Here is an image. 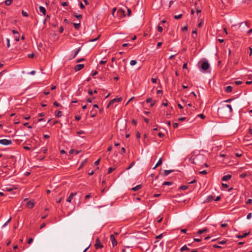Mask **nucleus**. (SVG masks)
<instances>
[{
  "label": "nucleus",
  "instance_id": "8",
  "mask_svg": "<svg viewBox=\"0 0 252 252\" xmlns=\"http://www.w3.org/2000/svg\"><path fill=\"white\" fill-rule=\"evenodd\" d=\"M110 240L111 241L112 245L113 247L115 246L117 244V241L116 240L115 237L113 234L110 235Z\"/></svg>",
  "mask_w": 252,
  "mask_h": 252
},
{
  "label": "nucleus",
  "instance_id": "58",
  "mask_svg": "<svg viewBox=\"0 0 252 252\" xmlns=\"http://www.w3.org/2000/svg\"><path fill=\"white\" fill-rule=\"evenodd\" d=\"M54 105H55V106H56L57 107H59V106H60V104L58 102H57V101H55L54 102Z\"/></svg>",
  "mask_w": 252,
  "mask_h": 252
},
{
  "label": "nucleus",
  "instance_id": "31",
  "mask_svg": "<svg viewBox=\"0 0 252 252\" xmlns=\"http://www.w3.org/2000/svg\"><path fill=\"white\" fill-rule=\"evenodd\" d=\"M247 173H243L240 175V177L241 178H245L247 176Z\"/></svg>",
  "mask_w": 252,
  "mask_h": 252
},
{
  "label": "nucleus",
  "instance_id": "16",
  "mask_svg": "<svg viewBox=\"0 0 252 252\" xmlns=\"http://www.w3.org/2000/svg\"><path fill=\"white\" fill-rule=\"evenodd\" d=\"M225 92L227 93H231L232 91V87L230 86H228L225 88Z\"/></svg>",
  "mask_w": 252,
  "mask_h": 252
},
{
  "label": "nucleus",
  "instance_id": "13",
  "mask_svg": "<svg viewBox=\"0 0 252 252\" xmlns=\"http://www.w3.org/2000/svg\"><path fill=\"white\" fill-rule=\"evenodd\" d=\"M39 11L41 13H42L43 15H45L46 13V9L42 6H40L39 7Z\"/></svg>",
  "mask_w": 252,
  "mask_h": 252
},
{
  "label": "nucleus",
  "instance_id": "30",
  "mask_svg": "<svg viewBox=\"0 0 252 252\" xmlns=\"http://www.w3.org/2000/svg\"><path fill=\"white\" fill-rule=\"evenodd\" d=\"M22 15H23V16H24V17H28V16H29V14H28V13L27 12H26V11H24V10H22Z\"/></svg>",
  "mask_w": 252,
  "mask_h": 252
},
{
  "label": "nucleus",
  "instance_id": "56",
  "mask_svg": "<svg viewBox=\"0 0 252 252\" xmlns=\"http://www.w3.org/2000/svg\"><path fill=\"white\" fill-rule=\"evenodd\" d=\"M91 197V194H88L85 196V199L87 200Z\"/></svg>",
  "mask_w": 252,
  "mask_h": 252
},
{
  "label": "nucleus",
  "instance_id": "47",
  "mask_svg": "<svg viewBox=\"0 0 252 252\" xmlns=\"http://www.w3.org/2000/svg\"><path fill=\"white\" fill-rule=\"evenodd\" d=\"M198 116L199 117H200L202 119H204L205 117V116L203 114H200L198 115Z\"/></svg>",
  "mask_w": 252,
  "mask_h": 252
},
{
  "label": "nucleus",
  "instance_id": "36",
  "mask_svg": "<svg viewBox=\"0 0 252 252\" xmlns=\"http://www.w3.org/2000/svg\"><path fill=\"white\" fill-rule=\"evenodd\" d=\"M100 37V35H98L97 37L94 38V39H90L89 40V42H94V41H96L97 40H98L99 39V38Z\"/></svg>",
  "mask_w": 252,
  "mask_h": 252
},
{
  "label": "nucleus",
  "instance_id": "14",
  "mask_svg": "<svg viewBox=\"0 0 252 252\" xmlns=\"http://www.w3.org/2000/svg\"><path fill=\"white\" fill-rule=\"evenodd\" d=\"M231 175L228 174V175L224 176L222 178L221 180L223 181H226L229 180L230 179H231Z\"/></svg>",
  "mask_w": 252,
  "mask_h": 252
},
{
  "label": "nucleus",
  "instance_id": "9",
  "mask_svg": "<svg viewBox=\"0 0 252 252\" xmlns=\"http://www.w3.org/2000/svg\"><path fill=\"white\" fill-rule=\"evenodd\" d=\"M35 205V203L32 201H29L27 202L26 204V207L27 208L32 209V208Z\"/></svg>",
  "mask_w": 252,
  "mask_h": 252
},
{
  "label": "nucleus",
  "instance_id": "20",
  "mask_svg": "<svg viewBox=\"0 0 252 252\" xmlns=\"http://www.w3.org/2000/svg\"><path fill=\"white\" fill-rule=\"evenodd\" d=\"M90 114H91V117L92 118H93V117H94L96 114H97V112L96 110H92L91 112H90Z\"/></svg>",
  "mask_w": 252,
  "mask_h": 252
},
{
  "label": "nucleus",
  "instance_id": "24",
  "mask_svg": "<svg viewBox=\"0 0 252 252\" xmlns=\"http://www.w3.org/2000/svg\"><path fill=\"white\" fill-rule=\"evenodd\" d=\"M13 1V0H6L4 1L5 5L9 6L10 5Z\"/></svg>",
  "mask_w": 252,
  "mask_h": 252
},
{
  "label": "nucleus",
  "instance_id": "45",
  "mask_svg": "<svg viewBox=\"0 0 252 252\" xmlns=\"http://www.w3.org/2000/svg\"><path fill=\"white\" fill-rule=\"evenodd\" d=\"M252 203V199H249L247 202H246V204H251Z\"/></svg>",
  "mask_w": 252,
  "mask_h": 252
},
{
  "label": "nucleus",
  "instance_id": "48",
  "mask_svg": "<svg viewBox=\"0 0 252 252\" xmlns=\"http://www.w3.org/2000/svg\"><path fill=\"white\" fill-rule=\"evenodd\" d=\"M100 158H99L98 159H97L96 161H95L94 162V164L95 166L99 164V162H100Z\"/></svg>",
  "mask_w": 252,
  "mask_h": 252
},
{
  "label": "nucleus",
  "instance_id": "28",
  "mask_svg": "<svg viewBox=\"0 0 252 252\" xmlns=\"http://www.w3.org/2000/svg\"><path fill=\"white\" fill-rule=\"evenodd\" d=\"M80 48H78V49H77L75 51L74 55L73 56L72 58H74L77 56V55L78 54V53L80 52Z\"/></svg>",
  "mask_w": 252,
  "mask_h": 252
},
{
  "label": "nucleus",
  "instance_id": "37",
  "mask_svg": "<svg viewBox=\"0 0 252 252\" xmlns=\"http://www.w3.org/2000/svg\"><path fill=\"white\" fill-rule=\"evenodd\" d=\"M182 17V14H179L178 15H175L174 18L176 19H179L181 18Z\"/></svg>",
  "mask_w": 252,
  "mask_h": 252
},
{
  "label": "nucleus",
  "instance_id": "54",
  "mask_svg": "<svg viewBox=\"0 0 252 252\" xmlns=\"http://www.w3.org/2000/svg\"><path fill=\"white\" fill-rule=\"evenodd\" d=\"M123 252H132L131 250L129 249V248H128V250L127 251L126 249H123Z\"/></svg>",
  "mask_w": 252,
  "mask_h": 252
},
{
  "label": "nucleus",
  "instance_id": "50",
  "mask_svg": "<svg viewBox=\"0 0 252 252\" xmlns=\"http://www.w3.org/2000/svg\"><path fill=\"white\" fill-rule=\"evenodd\" d=\"M79 5H80V7L81 9H84L85 8V6L81 2H80L79 3Z\"/></svg>",
  "mask_w": 252,
  "mask_h": 252
},
{
  "label": "nucleus",
  "instance_id": "40",
  "mask_svg": "<svg viewBox=\"0 0 252 252\" xmlns=\"http://www.w3.org/2000/svg\"><path fill=\"white\" fill-rule=\"evenodd\" d=\"M134 164V162H132V163H131V164L128 166V167H127L126 168V170H129V169H130V168L132 167V166H133Z\"/></svg>",
  "mask_w": 252,
  "mask_h": 252
},
{
  "label": "nucleus",
  "instance_id": "19",
  "mask_svg": "<svg viewBox=\"0 0 252 252\" xmlns=\"http://www.w3.org/2000/svg\"><path fill=\"white\" fill-rule=\"evenodd\" d=\"M13 188L11 187L10 186H7L4 189H3L2 190L4 191H11L13 190Z\"/></svg>",
  "mask_w": 252,
  "mask_h": 252
},
{
  "label": "nucleus",
  "instance_id": "15",
  "mask_svg": "<svg viewBox=\"0 0 252 252\" xmlns=\"http://www.w3.org/2000/svg\"><path fill=\"white\" fill-rule=\"evenodd\" d=\"M174 171L173 170H165L163 174V176L165 177L168 175L170 173H172Z\"/></svg>",
  "mask_w": 252,
  "mask_h": 252
},
{
  "label": "nucleus",
  "instance_id": "25",
  "mask_svg": "<svg viewBox=\"0 0 252 252\" xmlns=\"http://www.w3.org/2000/svg\"><path fill=\"white\" fill-rule=\"evenodd\" d=\"M172 184H173V182H172L167 181V182H164L162 184V186H170V185H172Z\"/></svg>",
  "mask_w": 252,
  "mask_h": 252
},
{
  "label": "nucleus",
  "instance_id": "2",
  "mask_svg": "<svg viewBox=\"0 0 252 252\" xmlns=\"http://www.w3.org/2000/svg\"><path fill=\"white\" fill-rule=\"evenodd\" d=\"M232 111V108L230 104H224L219 107L218 109V112L220 114H226V115H230Z\"/></svg>",
  "mask_w": 252,
  "mask_h": 252
},
{
  "label": "nucleus",
  "instance_id": "57",
  "mask_svg": "<svg viewBox=\"0 0 252 252\" xmlns=\"http://www.w3.org/2000/svg\"><path fill=\"white\" fill-rule=\"evenodd\" d=\"M84 58H81V59H78L77 61H76V62L77 63H80V62H81L83 61H84Z\"/></svg>",
  "mask_w": 252,
  "mask_h": 252
},
{
  "label": "nucleus",
  "instance_id": "38",
  "mask_svg": "<svg viewBox=\"0 0 252 252\" xmlns=\"http://www.w3.org/2000/svg\"><path fill=\"white\" fill-rule=\"evenodd\" d=\"M125 12V11L122 9H120L118 11V13H120L121 14H124Z\"/></svg>",
  "mask_w": 252,
  "mask_h": 252
},
{
  "label": "nucleus",
  "instance_id": "32",
  "mask_svg": "<svg viewBox=\"0 0 252 252\" xmlns=\"http://www.w3.org/2000/svg\"><path fill=\"white\" fill-rule=\"evenodd\" d=\"M162 159L160 158L158 162L156 164V166H158L162 164Z\"/></svg>",
  "mask_w": 252,
  "mask_h": 252
},
{
  "label": "nucleus",
  "instance_id": "10",
  "mask_svg": "<svg viewBox=\"0 0 252 252\" xmlns=\"http://www.w3.org/2000/svg\"><path fill=\"white\" fill-rule=\"evenodd\" d=\"M76 193H71L69 195V196L67 198L66 201L68 202H71L73 197L76 195Z\"/></svg>",
  "mask_w": 252,
  "mask_h": 252
},
{
  "label": "nucleus",
  "instance_id": "22",
  "mask_svg": "<svg viewBox=\"0 0 252 252\" xmlns=\"http://www.w3.org/2000/svg\"><path fill=\"white\" fill-rule=\"evenodd\" d=\"M62 112L61 111H56V116L58 118L61 117L62 116Z\"/></svg>",
  "mask_w": 252,
  "mask_h": 252
},
{
  "label": "nucleus",
  "instance_id": "34",
  "mask_svg": "<svg viewBox=\"0 0 252 252\" xmlns=\"http://www.w3.org/2000/svg\"><path fill=\"white\" fill-rule=\"evenodd\" d=\"M137 63V62L136 60H131L130 62V64L131 65H134L136 64Z\"/></svg>",
  "mask_w": 252,
  "mask_h": 252
},
{
  "label": "nucleus",
  "instance_id": "21",
  "mask_svg": "<svg viewBox=\"0 0 252 252\" xmlns=\"http://www.w3.org/2000/svg\"><path fill=\"white\" fill-rule=\"evenodd\" d=\"M189 250V249L187 247V245L183 246L180 249V251L181 252H183L185 251H188Z\"/></svg>",
  "mask_w": 252,
  "mask_h": 252
},
{
  "label": "nucleus",
  "instance_id": "64",
  "mask_svg": "<svg viewBox=\"0 0 252 252\" xmlns=\"http://www.w3.org/2000/svg\"><path fill=\"white\" fill-rule=\"evenodd\" d=\"M12 33L14 34H18L19 32H18V31H17L16 30H13L12 31Z\"/></svg>",
  "mask_w": 252,
  "mask_h": 252
},
{
  "label": "nucleus",
  "instance_id": "55",
  "mask_svg": "<svg viewBox=\"0 0 252 252\" xmlns=\"http://www.w3.org/2000/svg\"><path fill=\"white\" fill-rule=\"evenodd\" d=\"M173 127L174 128H176L178 126V124L176 123H175L173 124Z\"/></svg>",
  "mask_w": 252,
  "mask_h": 252
},
{
  "label": "nucleus",
  "instance_id": "59",
  "mask_svg": "<svg viewBox=\"0 0 252 252\" xmlns=\"http://www.w3.org/2000/svg\"><path fill=\"white\" fill-rule=\"evenodd\" d=\"M151 81L153 83H157V79L156 78H152Z\"/></svg>",
  "mask_w": 252,
  "mask_h": 252
},
{
  "label": "nucleus",
  "instance_id": "17",
  "mask_svg": "<svg viewBox=\"0 0 252 252\" xmlns=\"http://www.w3.org/2000/svg\"><path fill=\"white\" fill-rule=\"evenodd\" d=\"M208 231V229L204 228V229H201V230H199L198 231V232H197V234H203L204 233L207 232Z\"/></svg>",
  "mask_w": 252,
  "mask_h": 252
},
{
  "label": "nucleus",
  "instance_id": "63",
  "mask_svg": "<svg viewBox=\"0 0 252 252\" xmlns=\"http://www.w3.org/2000/svg\"><path fill=\"white\" fill-rule=\"evenodd\" d=\"M140 136H141L140 133L138 131H137V133H136V137H137V138H138V139L140 137Z\"/></svg>",
  "mask_w": 252,
  "mask_h": 252
},
{
  "label": "nucleus",
  "instance_id": "4",
  "mask_svg": "<svg viewBox=\"0 0 252 252\" xmlns=\"http://www.w3.org/2000/svg\"><path fill=\"white\" fill-rule=\"evenodd\" d=\"M12 143L11 140H8L6 139H0V144L3 145H9L11 144Z\"/></svg>",
  "mask_w": 252,
  "mask_h": 252
},
{
  "label": "nucleus",
  "instance_id": "61",
  "mask_svg": "<svg viewBox=\"0 0 252 252\" xmlns=\"http://www.w3.org/2000/svg\"><path fill=\"white\" fill-rule=\"evenodd\" d=\"M162 234H160L158 235V236H156V238L157 239H160L162 238Z\"/></svg>",
  "mask_w": 252,
  "mask_h": 252
},
{
  "label": "nucleus",
  "instance_id": "23",
  "mask_svg": "<svg viewBox=\"0 0 252 252\" xmlns=\"http://www.w3.org/2000/svg\"><path fill=\"white\" fill-rule=\"evenodd\" d=\"M197 36V31L196 30H193L192 32V37L195 38Z\"/></svg>",
  "mask_w": 252,
  "mask_h": 252
},
{
  "label": "nucleus",
  "instance_id": "3",
  "mask_svg": "<svg viewBox=\"0 0 252 252\" xmlns=\"http://www.w3.org/2000/svg\"><path fill=\"white\" fill-rule=\"evenodd\" d=\"M94 247L96 249H101L103 247V245L98 238H97L95 240Z\"/></svg>",
  "mask_w": 252,
  "mask_h": 252
},
{
  "label": "nucleus",
  "instance_id": "39",
  "mask_svg": "<svg viewBox=\"0 0 252 252\" xmlns=\"http://www.w3.org/2000/svg\"><path fill=\"white\" fill-rule=\"evenodd\" d=\"M235 155L237 157H241L242 155V152H237V153H235Z\"/></svg>",
  "mask_w": 252,
  "mask_h": 252
},
{
  "label": "nucleus",
  "instance_id": "42",
  "mask_svg": "<svg viewBox=\"0 0 252 252\" xmlns=\"http://www.w3.org/2000/svg\"><path fill=\"white\" fill-rule=\"evenodd\" d=\"M252 213H249L247 215V219L249 220V219H250L252 218Z\"/></svg>",
  "mask_w": 252,
  "mask_h": 252
},
{
  "label": "nucleus",
  "instance_id": "6",
  "mask_svg": "<svg viewBox=\"0 0 252 252\" xmlns=\"http://www.w3.org/2000/svg\"><path fill=\"white\" fill-rule=\"evenodd\" d=\"M84 67V65L83 64H78L74 66V70L76 72L81 70Z\"/></svg>",
  "mask_w": 252,
  "mask_h": 252
},
{
  "label": "nucleus",
  "instance_id": "41",
  "mask_svg": "<svg viewBox=\"0 0 252 252\" xmlns=\"http://www.w3.org/2000/svg\"><path fill=\"white\" fill-rule=\"evenodd\" d=\"M6 41H7V47L8 48L10 47V40L9 38H7L6 39Z\"/></svg>",
  "mask_w": 252,
  "mask_h": 252
},
{
  "label": "nucleus",
  "instance_id": "44",
  "mask_svg": "<svg viewBox=\"0 0 252 252\" xmlns=\"http://www.w3.org/2000/svg\"><path fill=\"white\" fill-rule=\"evenodd\" d=\"M199 173L200 174L206 175L207 174V172L206 170H203V171L199 172Z\"/></svg>",
  "mask_w": 252,
  "mask_h": 252
},
{
  "label": "nucleus",
  "instance_id": "60",
  "mask_svg": "<svg viewBox=\"0 0 252 252\" xmlns=\"http://www.w3.org/2000/svg\"><path fill=\"white\" fill-rule=\"evenodd\" d=\"M126 149L124 147L122 148L121 149V154L125 153Z\"/></svg>",
  "mask_w": 252,
  "mask_h": 252
},
{
  "label": "nucleus",
  "instance_id": "35",
  "mask_svg": "<svg viewBox=\"0 0 252 252\" xmlns=\"http://www.w3.org/2000/svg\"><path fill=\"white\" fill-rule=\"evenodd\" d=\"M115 169V168H113V167H110L108 169V174H110L111 173H112L114 170Z\"/></svg>",
  "mask_w": 252,
  "mask_h": 252
},
{
  "label": "nucleus",
  "instance_id": "12",
  "mask_svg": "<svg viewBox=\"0 0 252 252\" xmlns=\"http://www.w3.org/2000/svg\"><path fill=\"white\" fill-rule=\"evenodd\" d=\"M142 187V185H138L137 186H136V187H133L132 188H131V190H133L134 191H136L138 190H139L140 189H141Z\"/></svg>",
  "mask_w": 252,
  "mask_h": 252
},
{
  "label": "nucleus",
  "instance_id": "49",
  "mask_svg": "<svg viewBox=\"0 0 252 252\" xmlns=\"http://www.w3.org/2000/svg\"><path fill=\"white\" fill-rule=\"evenodd\" d=\"M182 30L183 32L187 31L188 30V26H184L182 28Z\"/></svg>",
  "mask_w": 252,
  "mask_h": 252
},
{
  "label": "nucleus",
  "instance_id": "26",
  "mask_svg": "<svg viewBox=\"0 0 252 252\" xmlns=\"http://www.w3.org/2000/svg\"><path fill=\"white\" fill-rule=\"evenodd\" d=\"M74 27L76 29H79L80 27V23H74Z\"/></svg>",
  "mask_w": 252,
  "mask_h": 252
},
{
  "label": "nucleus",
  "instance_id": "29",
  "mask_svg": "<svg viewBox=\"0 0 252 252\" xmlns=\"http://www.w3.org/2000/svg\"><path fill=\"white\" fill-rule=\"evenodd\" d=\"M160 23H159L158 24V30L159 32H162V31H163V29H162V27L161 26H160Z\"/></svg>",
  "mask_w": 252,
  "mask_h": 252
},
{
  "label": "nucleus",
  "instance_id": "27",
  "mask_svg": "<svg viewBox=\"0 0 252 252\" xmlns=\"http://www.w3.org/2000/svg\"><path fill=\"white\" fill-rule=\"evenodd\" d=\"M14 38H15V40L16 41H19V40H20V35H19V33H18V34H15V35L14 36Z\"/></svg>",
  "mask_w": 252,
  "mask_h": 252
},
{
  "label": "nucleus",
  "instance_id": "52",
  "mask_svg": "<svg viewBox=\"0 0 252 252\" xmlns=\"http://www.w3.org/2000/svg\"><path fill=\"white\" fill-rule=\"evenodd\" d=\"M32 241H33V239H32V238H30L28 240V243L29 244H31V243L32 242Z\"/></svg>",
  "mask_w": 252,
  "mask_h": 252
},
{
  "label": "nucleus",
  "instance_id": "11",
  "mask_svg": "<svg viewBox=\"0 0 252 252\" xmlns=\"http://www.w3.org/2000/svg\"><path fill=\"white\" fill-rule=\"evenodd\" d=\"M250 234V232L245 233L243 235L238 234L236 236V238H243L247 237Z\"/></svg>",
  "mask_w": 252,
  "mask_h": 252
},
{
  "label": "nucleus",
  "instance_id": "53",
  "mask_svg": "<svg viewBox=\"0 0 252 252\" xmlns=\"http://www.w3.org/2000/svg\"><path fill=\"white\" fill-rule=\"evenodd\" d=\"M194 241L195 242H199L201 241V239H200V238H194L193 239Z\"/></svg>",
  "mask_w": 252,
  "mask_h": 252
},
{
  "label": "nucleus",
  "instance_id": "46",
  "mask_svg": "<svg viewBox=\"0 0 252 252\" xmlns=\"http://www.w3.org/2000/svg\"><path fill=\"white\" fill-rule=\"evenodd\" d=\"M242 82L241 81H236L235 82V84L237 85H241V84H242Z\"/></svg>",
  "mask_w": 252,
  "mask_h": 252
},
{
  "label": "nucleus",
  "instance_id": "5",
  "mask_svg": "<svg viewBox=\"0 0 252 252\" xmlns=\"http://www.w3.org/2000/svg\"><path fill=\"white\" fill-rule=\"evenodd\" d=\"M210 67L209 63L207 62H203L201 64V68L204 70H206Z\"/></svg>",
  "mask_w": 252,
  "mask_h": 252
},
{
  "label": "nucleus",
  "instance_id": "33",
  "mask_svg": "<svg viewBox=\"0 0 252 252\" xmlns=\"http://www.w3.org/2000/svg\"><path fill=\"white\" fill-rule=\"evenodd\" d=\"M188 188V186H185V185H183V186H181L180 187V189H182V190H186V189H187Z\"/></svg>",
  "mask_w": 252,
  "mask_h": 252
},
{
  "label": "nucleus",
  "instance_id": "18",
  "mask_svg": "<svg viewBox=\"0 0 252 252\" xmlns=\"http://www.w3.org/2000/svg\"><path fill=\"white\" fill-rule=\"evenodd\" d=\"M73 16L77 18L78 19H81L82 16L81 14H77L75 12H73Z\"/></svg>",
  "mask_w": 252,
  "mask_h": 252
},
{
  "label": "nucleus",
  "instance_id": "51",
  "mask_svg": "<svg viewBox=\"0 0 252 252\" xmlns=\"http://www.w3.org/2000/svg\"><path fill=\"white\" fill-rule=\"evenodd\" d=\"M107 62L106 60H102L99 62L100 64H104Z\"/></svg>",
  "mask_w": 252,
  "mask_h": 252
},
{
  "label": "nucleus",
  "instance_id": "43",
  "mask_svg": "<svg viewBox=\"0 0 252 252\" xmlns=\"http://www.w3.org/2000/svg\"><path fill=\"white\" fill-rule=\"evenodd\" d=\"M75 119L76 121H79L81 119V116L80 115H76L75 116Z\"/></svg>",
  "mask_w": 252,
  "mask_h": 252
},
{
  "label": "nucleus",
  "instance_id": "7",
  "mask_svg": "<svg viewBox=\"0 0 252 252\" xmlns=\"http://www.w3.org/2000/svg\"><path fill=\"white\" fill-rule=\"evenodd\" d=\"M122 100V97L114 98L109 102L108 107H109L110 105H111L112 104L114 103V102H120Z\"/></svg>",
  "mask_w": 252,
  "mask_h": 252
},
{
  "label": "nucleus",
  "instance_id": "62",
  "mask_svg": "<svg viewBox=\"0 0 252 252\" xmlns=\"http://www.w3.org/2000/svg\"><path fill=\"white\" fill-rule=\"evenodd\" d=\"M162 44V43L161 42H158L157 44V48H159L161 46Z\"/></svg>",
  "mask_w": 252,
  "mask_h": 252
},
{
  "label": "nucleus",
  "instance_id": "1",
  "mask_svg": "<svg viewBox=\"0 0 252 252\" xmlns=\"http://www.w3.org/2000/svg\"><path fill=\"white\" fill-rule=\"evenodd\" d=\"M205 159V157L202 155H197L192 156L189 158V161L193 164L201 165L203 163V161Z\"/></svg>",
  "mask_w": 252,
  "mask_h": 252
}]
</instances>
